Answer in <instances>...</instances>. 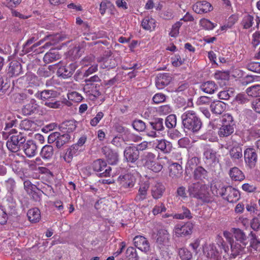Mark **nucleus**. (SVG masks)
I'll list each match as a JSON object with an SVG mask.
<instances>
[{"mask_svg": "<svg viewBox=\"0 0 260 260\" xmlns=\"http://www.w3.org/2000/svg\"><path fill=\"white\" fill-rule=\"evenodd\" d=\"M233 94V92L232 90H223L219 92L218 96L220 99L226 100Z\"/></svg>", "mask_w": 260, "mask_h": 260, "instance_id": "57", "label": "nucleus"}, {"mask_svg": "<svg viewBox=\"0 0 260 260\" xmlns=\"http://www.w3.org/2000/svg\"><path fill=\"white\" fill-rule=\"evenodd\" d=\"M76 125L74 121L70 120L63 122L60 126V129L66 134L73 132L75 130Z\"/></svg>", "mask_w": 260, "mask_h": 260, "instance_id": "32", "label": "nucleus"}, {"mask_svg": "<svg viewBox=\"0 0 260 260\" xmlns=\"http://www.w3.org/2000/svg\"><path fill=\"white\" fill-rule=\"evenodd\" d=\"M245 162L251 168H254L257 160V155L254 149L247 148L244 153Z\"/></svg>", "mask_w": 260, "mask_h": 260, "instance_id": "10", "label": "nucleus"}, {"mask_svg": "<svg viewBox=\"0 0 260 260\" xmlns=\"http://www.w3.org/2000/svg\"><path fill=\"white\" fill-rule=\"evenodd\" d=\"M70 139L71 136L69 134H63L62 135L60 134L55 144L56 147L60 148L64 144L68 143Z\"/></svg>", "mask_w": 260, "mask_h": 260, "instance_id": "39", "label": "nucleus"}, {"mask_svg": "<svg viewBox=\"0 0 260 260\" xmlns=\"http://www.w3.org/2000/svg\"><path fill=\"white\" fill-rule=\"evenodd\" d=\"M193 10L198 14L206 13L213 10L212 5L207 1H203L196 3L192 6Z\"/></svg>", "mask_w": 260, "mask_h": 260, "instance_id": "13", "label": "nucleus"}, {"mask_svg": "<svg viewBox=\"0 0 260 260\" xmlns=\"http://www.w3.org/2000/svg\"><path fill=\"white\" fill-rule=\"evenodd\" d=\"M69 69L67 66H62L59 67L57 71V74L58 76L62 77L63 78H68L71 77Z\"/></svg>", "mask_w": 260, "mask_h": 260, "instance_id": "48", "label": "nucleus"}, {"mask_svg": "<svg viewBox=\"0 0 260 260\" xmlns=\"http://www.w3.org/2000/svg\"><path fill=\"white\" fill-rule=\"evenodd\" d=\"M166 126L169 128L175 127L176 124V117L174 114H171L167 117L165 120Z\"/></svg>", "mask_w": 260, "mask_h": 260, "instance_id": "47", "label": "nucleus"}, {"mask_svg": "<svg viewBox=\"0 0 260 260\" xmlns=\"http://www.w3.org/2000/svg\"><path fill=\"white\" fill-rule=\"evenodd\" d=\"M10 86L9 84L6 82H5L3 77L0 78V95L4 94L6 91L9 88Z\"/></svg>", "mask_w": 260, "mask_h": 260, "instance_id": "58", "label": "nucleus"}, {"mask_svg": "<svg viewBox=\"0 0 260 260\" xmlns=\"http://www.w3.org/2000/svg\"><path fill=\"white\" fill-rule=\"evenodd\" d=\"M182 124L185 132L197 133L201 128V119L193 110H187L181 115Z\"/></svg>", "mask_w": 260, "mask_h": 260, "instance_id": "1", "label": "nucleus"}, {"mask_svg": "<svg viewBox=\"0 0 260 260\" xmlns=\"http://www.w3.org/2000/svg\"><path fill=\"white\" fill-rule=\"evenodd\" d=\"M246 93L249 96L257 97L260 96V85L257 84L247 88Z\"/></svg>", "mask_w": 260, "mask_h": 260, "instance_id": "43", "label": "nucleus"}, {"mask_svg": "<svg viewBox=\"0 0 260 260\" xmlns=\"http://www.w3.org/2000/svg\"><path fill=\"white\" fill-rule=\"evenodd\" d=\"M165 190V186L160 183H156L151 187V196L154 199L160 198Z\"/></svg>", "mask_w": 260, "mask_h": 260, "instance_id": "18", "label": "nucleus"}, {"mask_svg": "<svg viewBox=\"0 0 260 260\" xmlns=\"http://www.w3.org/2000/svg\"><path fill=\"white\" fill-rule=\"evenodd\" d=\"M8 216L5 210L0 208V224H4L6 223Z\"/></svg>", "mask_w": 260, "mask_h": 260, "instance_id": "63", "label": "nucleus"}, {"mask_svg": "<svg viewBox=\"0 0 260 260\" xmlns=\"http://www.w3.org/2000/svg\"><path fill=\"white\" fill-rule=\"evenodd\" d=\"M38 105L34 99H31L29 103L22 108V113L24 115H30L38 110Z\"/></svg>", "mask_w": 260, "mask_h": 260, "instance_id": "23", "label": "nucleus"}, {"mask_svg": "<svg viewBox=\"0 0 260 260\" xmlns=\"http://www.w3.org/2000/svg\"><path fill=\"white\" fill-rule=\"evenodd\" d=\"M231 249V255L235 258L239 255L242 252L244 247L240 244L235 242L234 241L230 243Z\"/></svg>", "mask_w": 260, "mask_h": 260, "instance_id": "37", "label": "nucleus"}, {"mask_svg": "<svg viewBox=\"0 0 260 260\" xmlns=\"http://www.w3.org/2000/svg\"><path fill=\"white\" fill-rule=\"evenodd\" d=\"M27 216L31 222H38L41 219V213L37 208L29 209L27 212Z\"/></svg>", "mask_w": 260, "mask_h": 260, "instance_id": "27", "label": "nucleus"}, {"mask_svg": "<svg viewBox=\"0 0 260 260\" xmlns=\"http://www.w3.org/2000/svg\"><path fill=\"white\" fill-rule=\"evenodd\" d=\"M60 58V55L58 52L55 49L50 50L46 53L44 56L43 59L45 63H49L56 61Z\"/></svg>", "mask_w": 260, "mask_h": 260, "instance_id": "28", "label": "nucleus"}, {"mask_svg": "<svg viewBox=\"0 0 260 260\" xmlns=\"http://www.w3.org/2000/svg\"><path fill=\"white\" fill-rule=\"evenodd\" d=\"M22 67L20 63L18 61H12L8 71V75L9 77H12L19 75L21 72Z\"/></svg>", "mask_w": 260, "mask_h": 260, "instance_id": "21", "label": "nucleus"}, {"mask_svg": "<svg viewBox=\"0 0 260 260\" xmlns=\"http://www.w3.org/2000/svg\"><path fill=\"white\" fill-rule=\"evenodd\" d=\"M57 92L50 90H45L41 92L40 96L42 100L50 101L57 96Z\"/></svg>", "mask_w": 260, "mask_h": 260, "instance_id": "42", "label": "nucleus"}, {"mask_svg": "<svg viewBox=\"0 0 260 260\" xmlns=\"http://www.w3.org/2000/svg\"><path fill=\"white\" fill-rule=\"evenodd\" d=\"M155 155L151 153L148 152L145 155V166L154 172H159L162 169V165L160 162L155 161Z\"/></svg>", "mask_w": 260, "mask_h": 260, "instance_id": "8", "label": "nucleus"}, {"mask_svg": "<svg viewBox=\"0 0 260 260\" xmlns=\"http://www.w3.org/2000/svg\"><path fill=\"white\" fill-rule=\"evenodd\" d=\"M133 126L138 132H143L146 129V124L141 120H135L133 121Z\"/></svg>", "mask_w": 260, "mask_h": 260, "instance_id": "50", "label": "nucleus"}, {"mask_svg": "<svg viewBox=\"0 0 260 260\" xmlns=\"http://www.w3.org/2000/svg\"><path fill=\"white\" fill-rule=\"evenodd\" d=\"M247 69L253 72L260 73V62H250L247 65Z\"/></svg>", "mask_w": 260, "mask_h": 260, "instance_id": "52", "label": "nucleus"}, {"mask_svg": "<svg viewBox=\"0 0 260 260\" xmlns=\"http://www.w3.org/2000/svg\"><path fill=\"white\" fill-rule=\"evenodd\" d=\"M187 191L191 198L200 200L202 202L209 203L212 201L206 185L198 182L191 183L188 186Z\"/></svg>", "mask_w": 260, "mask_h": 260, "instance_id": "2", "label": "nucleus"}, {"mask_svg": "<svg viewBox=\"0 0 260 260\" xmlns=\"http://www.w3.org/2000/svg\"><path fill=\"white\" fill-rule=\"evenodd\" d=\"M8 216H15L17 215V212L15 206L13 204L9 205L5 209Z\"/></svg>", "mask_w": 260, "mask_h": 260, "instance_id": "61", "label": "nucleus"}, {"mask_svg": "<svg viewBox=\"0 0 260 260\" xmlns=\"http://www.w3.org/2000/svg\"><path fill=\"white\" fill-rule=\"evenodd\" d=\"M45 105L52 108H57L60 106V104L59 102L57 101L54 98L50 100V101H46Z\"/></svg>", "mask_w": 260, "mask_h": 260, "instance_id": "59", "label": "nucleus"}, {"mask_svg": "<svg viewBox=\"0 0 260 260\" xmlns=\"http://www.w3.org/2000/svg\"><path fill=\"white\" fill-rule=\"evenodd\" d=\"M155 145V148L164 153L170 152L172 148V144L165 139L156 140Z\"/></svg>", "mask_w": 260, "mask_h": 260, "instance_id": "20", "label": "nucleus"}, {"mask_svg": "<svg viewBox=\"0 0 260 260\" xmlns=\"http://www.w3.org/2000/svg\"><path fill=\"white\" fill-rule=\"evenodd\" d=\"M139 150L136 147H127L124 151V156L127 161L134 162L139 157Z\"/></svg>", "mask_w": 260, "mask_h": 260, "instance_id": "12", "label": "nucleus"}, {"mask_svg": "<svg viewBox=\"0 0 260 260\" xmlns=\"http://www.w3.org/2000/svg\"><path fill=\"white\" fill-rule=\"evenodd\" d=\"M104 113L102 112H99L97 113L95 117L91 119L90 120V124L93 126H96L100 121L104 117Z\"/></svg>", "mask_w": 260, "mask_h": 260, "instance_id": "56", "label": "nucleus"}, {"mask_svg": "<svg viewBox=\"0 0 260 260\" xmlns=\"http://www.w3.org/2000/svg\"><path fill=\"white\" fill-rule=\"evenodd\" d=\"M182 25V23L178 21L175 23L172 28V30L170 33V35L171 37H175L179 34V29L181 25Z\"/></svg>", "mask_w": 260, "mask_h": 260, "instance_id": "55", "label": "nucleus"}, {"mask_svg": "<svg viewBox=\"0 0 260 260\" xmlns=\"http://www.w3.org/2000/svg\"><path fill=\"white\" fill-rule=\"evenodd\" d=\"M134 242L135 246L142 251L147 252L150 249L149 242L143 236H136L134 238Z\"/></svg>", "mask_w": 260, "mask_h": 260, "instance_id": "16", "label": "nucleus"}, {"mask_svg": "<svg viewBox=\"0 0 260 260\" xmlns=\"http://www.w3.org/2000/svg\"><path fill=\"white\" fill-rule=\"evenodd\" d=\"M216 196H220L228 202L233 203L239 198V192L237 190L232 186L222 187L216 191Z\"/></svg>", "mask_w": 260, "mask_h": 260, "instance_id": "6", "label": "nucleus"}, {"mask_svg": "<svg viewBox=\"0 0 260 260\" xmlns=\"http://www.w3.org/2000/svg\"><path fill=\"white\" fill-rule=\"evenodd\" d=\"M34 125L32 121L27 119L22 120L20 123L21 128L26 131L30 130Z\"/></svg>", "mask_w": 260, "mask_h": 260, "instance_id": "53", "label": "nucleus"}, {"mask_svg": "<svg viewBox=\"0 0 260 260\" xmlns=\"http://www.w3.org/2000/svg\"><path fill=\"white\" fill-rule=\"evenodd\" d=\"M105 200L100 199L98 200L95 204L94 207L96 209L99 210H105L106 208V205L105 203Z\"/></svg>", "mask_w": 260, "mask_h": 260, "instance_id": "64", "label": "nucleus"}, {"mask_svg": "<svg viewBox=\"0 0 260 260\" xmlns=\"http://www.w3.org/2000/svg\"><path fill=\"white\" fill-rule=\"evenodd\" d=\"M81 151L77 145H73L70 148L67 149V152L63 157L64 160L70 162L73 156L77 154L79 151Z\"/></svg>", "mask_w": 260, "mask_h": 260, "instance_id": "30", "label": "nucleus"}, {"mask_svg": "<svg viewBox=\"0 0 260 260\" xmlns=\"http://www.w3.org/2000/svg\"><path fill=\"white\" fill-rule=\"evenodd\" d=\"M207 256L210 260H219L220 259L219 252L213 245L210 246V249L207 252Z\"/></svg>", "mask_w": 260, "mask_h": 260, "instance_id": "44", "label": "nucleus"}, {"mask_svg": "<svg viewBox=\"0 0 260 260\" xmlns=\"http://www.w3.org/2000/svg\"><path fill=\"white\" fill-rule=\"evenodd\" d=\"M200 23L203 27L207 29H212L215 27L213 23L206 19H202Z\"/></svg>", "mask_w": 260, "mask_h": 260, "instance_id": "60", "label": "nucleus"}, {"mask_svg": "<svg viewBox=\"0 0 260 260\" xmlns=\"http://www.w3.org/2000/svg\"><path fill=\"white\" fill-rule=\"evenodd\" d=\"M148 187V184H144L140 187L138 192L135 198L136 202H140L146 198Z\"/></svg>", "mask_w": 260, "mask_h": 260, "instance_id": "31", "label": "nucleus"}, {"mask_svg": "<svg viewBox=\"0 0 260 260\" xmlns=\"http://www.w3.org/2000/svg\"><path fill=\"white\" fill-rule=\"evenodd\" d=\"M204 156L208 162H213L216 160V152L210 148L205 149Z\"/></svg>", "mask_w": 260, "mask_h": 260, "instance_id": "40", "label": "nucleus"}, {"mask_svg": "<svg viewBox=\"0 0 260 260\" xmlns=\"http://www.w3.org/2000/svg\"><path fill=\"white\" fill-rule=\"evenodd\" d=\"M10 133L7 142V147L13 152H18L25 143L26 137L23 134L18 133L14 129H12Z\"/></svg>", "mask_w": 260, "mask_h": 260, "instance_id": "3", "label": "nucleus"}, {"mask_svg": "<svg viewBox=\"0 0 260 260\" xmlns=\"http://www.w3.org/2000/svg\"><path fill=\"white\" fill-rule=\"evenodd\" d=\"M127 257L131 260H138L139 256L137 253L136 250L133 247H129L126 251Z\"/></svg>", "mask_w": 260, "mask_h": 260, "instance_id": "49", "label": "nucleus"}, {"mask_svg": "<svg viewBox=\"0 0 260 260\" xmlns=\"http://www.w3.org/2000/svg\"><path fill=\"white\" fill-rule=\"evenodd\" d=\"M24 187L29 193H30V192H29V189L31 190V193H32V192H34L32 194V197L34 198V195H36L35 189H38L37 187L35 185L32 184L29 180H26L24 182Z\"/></svg>", "mask_w": 260, "mask_h": 260, "instance_id": "54", "label": "nucleus"}, {"mask_svg": "<svg viewBox=\"0 0 260 260\" xmlns=\"http://www.w3.org/2000/svg\"><path fill=\"white\" fill-rule=\"evenodd\" d=\"M166 100L165 95L162 93H156L153 97V101L156 104L163 102Z\"/></svg>", "mask_w": 260, "mask_h": 260, "instance_id": "62", "label": "nucleus"}, {"mask_svg": "<svg viewBox=\"0 0 260 260\" xmlns=\"http://www.w3.org/2000/svg\"><path fill=\"white\" fill-rule=\"evenodd\" d=\"M251 236V239L250 242V250L251 252L254 251H260V240L257 239L255 235L252 232L250 233Z\"/></svg>", "mask_w": 260, "mask_h": 260, "instance_id": "36", "label": "nucleus"}, {"mask_svg": "<svg viewBox=\"0 0 260 260\" xmlns=\"http://www.w3.org/2000/svg\"><path fill=\"white\" fill-rule=\"evenodd\" d=\"M233 236L236 240L242 243L243 245L245 246L246 244L247 236L245 233L240 229H232Z\"/></svg>", "mask_w": 260, "mask_h": 260, "instance_id": "26", "label": "nucleus"}, {"mask_svg": "<svg viewBox=\"0 0 260 260\" xmlns=\"http://www.w3.org/2000/svg\"><path fill=\"white\" fill-rule=\"evenodd\" d=\"M253 17L247 15L244 17L242 21V24L244 28L247 29L252 26L253 24Z\"/></svg>", "mask_w": 260, "mask_h": 260, "instance_id": "51", "label": "nucleus"}, {"mask_svg": "<svg viewBox=\"0 0 260 260\" xmlns=\"http://www.w3.org/2000/svg\"><path fill=\"white\" fill-rule=\"evenodd\" d=\"M229 174L232 180L235 181H241L245 178L242 171L237 167H234L231 169L230 171Z\"/></svg>", "mask_w": 260, "mask_h": 260, "instance_id": "33", "label": "nucleus"}, {"mask_svg": "<svg viewBox=\"0 0 260 260\" xmlns=\"http://www.w3.org/2000/svg\"><path fill=\"white\" fill-rule=\"evenodd\" d=\"M156 243L160 249L169 246L170 243V235L166 230H160L157 234Z\"/></svg>", "mask_w": 260, "mask_h": 260, "instance_id": "11", "label": "nucleus"}, {"mask_svg": "<svg viewBox=\"0 0 260 260\" xmlns=\"http://www.w3.org/2000/svg\"><path fill=\"white\" fill-rule=\"evenodd\" d=\"M178 254L182 260H191L192 257L191 253L185 248H180Z\"/></svg>", "mask_w": 260, "mask_h": 260, "instance_id": "45", "label": "nucleus"}, {"mask_svg": "<svg viewBox=\"0 0 260 260\" xmlns=\"http://www.w3.org/2000/svg\"><path fill=\"white\" fill-rule=\"evenodd\" d=\"M102 152L107 158L109 164L115 165L118 161V155L117 153L112 151L108 147H104L102 149Z\"/></svg>", "mask_w": 260, "mask_h": 260, "instance_id": "19", "label": "nucleus"}, {"mask_svg": "<svg viewBox=\"0 0 260 260\" xmlns=\"http://www.w3.org/2000/svg\"><path fill=\"white\" fill-rule=\"evenodd\" d=\"M113 9H114V5L108 0H103L100 4V12L102 15L106 13V10L111 12Z\"/></svg>", "mask_w": 260, "mask_h": 260, "instance_id": "35", "label": "nucleus"}, {"mask_svg": "<svg viewBox=\"0 0 260 260\" xmlns=\"http://www.w3.org/2000/svg\"><path fill=\"white\" fill-rule=\"evenodd\" d=\"M222 125L219 128L218 135L220 137H228L234 132V123L233 117L230 114H225L222 119Z\"/></svg>", "mask_w": 260, "mask_h": 260, "instance_id": "5", "label": "nucleus"}, {"mask_svg": "<svg viewBox=\"0 0 260 260\" xmlns=\"http://www.w3.org/2000/svg\"><path fill=\"white\" fill-rule=\"evenodd\" d=\"M83 51V48L81 47L79 45H78L75 46L69 51V54L71 55L73 58L76 59L81 55Z\"/></svg>", "mask_w": 260, "mask_h": 260, "instance_id": "41", "label": "nucleus"}, {"mask_svg": "<svg viewBox=\"0 0 260 260\" xmlns=\"http://www.w3.org/2000/svg\"><path fill=\"white\" fill-rule=\"evenodd\" d=\"M163 119L156 118L153 121L149 122L152 128L155 131H161L164 129Z\"/></svg>", "mask_w": 260, "mask_h": 260, "instance_id": "38", "label": "nucleus"}, {"mask_svg": "<svg viewBox=\"0 0 260 260\" xmlns=\"http://www.w3.org/2000/svg\"><path fill=\"white\" fill-rule=\"evenodd\" d=\"M92 168L94 171L99 172L101 177H108L111 175V168L108 166L106 162L101 159H98L93 162Z\"/></svg>", "mask_w": 260, "mask_h": 260, "instance_id": "9", "label": "nucleus"}, {"mask_svg": "<svg viewBox=\"0 0 260 260\" xmlns=\"http://www.w3.org/2000/svg\"><path fill=\"white\" fill-rule=\"evenodd\" d=\"M22 149L27 157H32L36 154L37 146L33 141L29 140L23 145Z\"/></svg>", "mask_w": 260, "mask_h": 260, "instance_id": "17", "label": "nucleus"}, {"mask_svg": "<svg viewBox=\"0 0 260 260\" xmlns=\"http://www.w3.org/2000/svg\"><path fill=\"white\" fill-rule=\"evenodd\" d=\"M200 89L205 93L212 94L218 89V86L214 82L208 81L203 83L200 86Z\"/></svg>", "mask_w": 260, "mask_h": 260, "instance_id": "24", "label": "nucleus"}, {"mask_svg": "<svg viewBox=\"0 0 260 260\" xmlns=\"http://www.w3.org/2000/svg\"><path fill=\"white\" fill-rule=\"evenodd\" d=\"M54 154V149L51 145L44 146L41 151L40 155L44 159H49L52 157Z\"/></svg>", "mask_w": 260, "mask_h": 260, "instance_id": "34", "label": "nucleus"}, {"mask_svg": "<svg viewBox=\"0 0 260 260\" xmlns=\"http://www.w3.org/2000/svg\"><path fill=\"white\" fill-rule=\"evenodd\" d=\"M192 229L193 224L188 222L183 225H176L174 231L177 237H183L190 234Z\"/></svg>", "mask_w": 260, "mask_h": 260, "instance_id": "14", "label": "nucleus"}, {"mask_svg": "<svg viewBox=\"0 0 260 260\" xmlns=\"http://www.w3.org/2000/svg\"><path fill=\"white\" fill-rule=\"evenodd\" d=\"M136 179L134 176L130 174H126L120 176L117 179V182L120 185L121 190L128 191L134 187Z\"/></svg>", "mask_w": 260, "mask_h": 260, "instance_id": "7", "label": "nucleus"}, {"mask_svg": "<svg viewBox=\"0 0 260 260\" xmlns=\"http://www.w3.org/2000/svg\"><path fill=\"white\" fill-rule=\"evenodd\" d=\"M230 154L233 159H239L242 157V148L240 147H234L230 151Z\"/></svg>", "mask_w": 260, "mask_h": 260, "instance_id": "46", "label": "nucleus"}, {"mask_svg": "<svg viewBox=\"0 0 260 260\" xmlns=\"http://www.w3.org/2000/svg\"><path fill=\"white\" fill-rule=\"evenodd\" d=\"M97 61L102 69L109 70L115 68L118 64V59L112 56V52L110 50H105L103 56L97 58Z\"/></svg>", "mask_w": 260, "mask_h": 260, "instance_id": "4", "label": "nucleus"}, {"mask_svg": "<svg viewBox=\"0 0 260 260\" xmlns=\"http://www.w3.org/2000/svg\"><path fill=\"white\" fill-rule=\"evenodd\" d=\"M172 80V76L169 73L159 74L156 77V86L158 89H163L170 84Z\"/></svg>", "mask_w": 260, "mask_h": 260, "instance_id": "15", "label": "nucleus"}, {"mask_svg": "<svg viewBox=\"0 0 260 260\" xmlns=\"http://www.w3.org/2000/svg\"><path fill=\"white\" fill-rule=\"evenodd\" d=\"M169 176L172 178H178L182 173V168L178 163H173L170 165Z\"/></svg>", "mask_w": 260, "mask_h": 260, "instance_id": "25", "label": "nucleus"}, {"mask_svg": "<svg viewBox=\"0 0 260 260\" xmlns=\"http://www.w3.org/2000/svg\"><path fill=\"white\" fill-rule=\"evenodd\" d=\"M225 109V104L220 101H214L210 105L211 112L216 115L221 114Z\"/></svg>", "mask_w": 260, "mask_h": 260, "instance_id": "22", "label": "nucleus"}, {"mask_svg": "<svg viewBox=\"0 0 260 260\" xmlns=\"http://www.w3.org/2000/svg\"><path fill=\"white\" fill-rule=\"evenodd\" d=\"M208 172L202 167H197L193 171V177L196 180L203 181L207 179Z\"/></svg>", "mask_w": 260, "mask_h": 260, "instance_id": "29", "label": "nucleus"}]
</instances>
